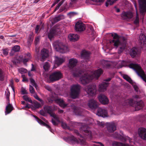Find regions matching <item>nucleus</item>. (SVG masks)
<instances>
[{"mask_svg":"<svg viewBox=\"0 0 146 146\" xmlns=\"http://www.w3.org/2000/svg\"><path fill=\"white\" fill-rule=\"evenodd\" d=\"M64 139L66 141L73 144L80 143L81 144H84L85 142L84 139H79L78 140L72 135H70L68 137H64Z\"/></svg>","mask_w":146,"mask_h":146,"instance_id":"423d86ee","label":"nucleus"},{"mask_svg":"<svg viewBox=\"0 0 146 146\" xmlns=\"http://www.w3.org/2000/svg\"><path fill=\"white\" fill-rule=\"evenodd\" d=\"M39 37L38 36H37L35 38V43L36 45H37L38 43L39 42Z\"/></svg>","mask_w":146,"mask_h":146,"instance_id":"bf43d9fd","label":"nucleus"},{"mask_svg":"<svg viewBox=\"0 0 146 146\" xmlns=\"http://www.w3.org/2000/svg\"><path fill=\"white\" fill-rule=\"evenodd\" d=\"M140 12L143 15H144L146 12V0H142L139 3Z\"/></svg>","mask_w":146,"mask_h":146,"instance_id":"f8f14e48","label":"nucleus"},{"mask_svg":"<svg viewBox=\"0 0 146 146\" xmlns=\"http://www.w3.org/2000/svg\"><path fill=\"white\" fill-rule=\"evenodd\" d=\"M8 104L6 106L5 113V115L10 113L13 110V108L12 106L10 104L9 102H8Z\"/></svg>","mask_w":146,"mask_h":146,"instance_id":"393cba45","label":"nucleus"},{"mask_svg":"<svg viewBox=\"0 0 146 146\" xmlns=\"http://www.w3.org/2000/svg\"><path fill=\"white\" fill-rule=\"evenodd\" d=\"M30 59L28 58H23V62L24 64H26Z\"/></svg>","mask_w":146,"mask_h":146,"instance_id":"0e129e2a","label":"nucleus"},{"mask_svg":"<svg viewBox=\"0 0 146 146\" xmlns=\"http://www.w3.org/2000/svg\"><path fill=\"white\" fill-rule=\"evenodd\" d=\"M123 78L126 80L130 83L132 84L133 83V81L131 78L128 76L126 75H124L123 76Z\"/></svg>","mask_w":146,"mask_h":146,"instance_id":"e433bc0d","label":"nucleus"},{"mask_svg":"<svg viewBox=\"0 0 146 146\" xmlns=\"http://www.w3.org/2000/svg\"><path fill=\"white\" fill-rule=\"evenodd\" d=\"M60 0H55V2L52 5L51 7H53L54 6L56 5V4H57Z\"/></svg>","mask_w":146,"mask_h":146,"instance_id":"774afa93","label":"nucleus"},{"mask_svg":"<svg viewBox=\"0 0 146 146\" xmlns=\"http://www.w3.org/2000/svg\"><path fill=\"white\" fill-rule=\"evenodd\" d=\"M97 115L102 117H106L107 115V111L105 109L99 108L98 109Z\"/></svg>","mask_w":146,"mask_h":146,"instance_id":"aec40b11","label":"nucleus"},{"mask_svg":"<svg viewBox=\"0 0 146 146\" xmlns=\"http://www.w3.org/2000/svg\"><path fill=\"white\" fill-rule=\"evenodd\" d=\"M64 2V0L61 1L56 7L55 8L54 10V12H55L56 11L58 10L60 7V6L62 5V4Z\"/></svg>","mask_w":146,"mask_h":146,"instance_id":"3c124183","label":"nucleus"},{"mask_svg":"<svg viewBox=\"0 0 146 146\" xmlns=\"http://www.w3.org/2000/svg\"><path fill=\"white\" fill-rule=\"evenodd\" d=\"M86 89L88 94L91 96H92L96 91V86L94 85H90Z\"/></svg>","mask_w":146,"mask_h":146,"instance_id":"2eb2a0df","label":"nucleus"},{"mask_svg":"<svg viewBox=\"0 0 146 146\" xmlns=\"http://www.w3.org/2000/svg\"><path fill=\"white\" fill-rule=\"evenodd\" d=\"M61 125L62 127L64 129H70V127L67 125L66 123L64 122H62L61 123Z\"/></svg>","mask_w":146,"mask_h":146,"instance_id":"ea45409f","label":"nucleus"},{"mask_svg":"<svg viewBox=\"0 0 146 146\" xmlns=\"http://www.w3.org/2000/svg\"><path fill=\"white\" fill-rule=\"evenodd\" d=\"M129 66L130 68L134 69L138 75L146 82V75L140 66L137 64L131 63L129 65Z\"/></svg>","mask_w":146,"mask_h":146,"instance_id":"20e7f679","label":"nucleus"},{"mask_svg":"<svg viewBox=\"0 0 146 146\" xmlns=\"http://www.w3.org/2000/svg\"><path fill=\"white\" fill-rule=\"evenodd\" d=\"M42 58L40 59L41 61L43 62L44 60L48 56V52L45 49H42L41 51Z\"/></svg>","mask_w":146,"mask_h":146,"instance_id":"4be33fe9","label":"nucleus"},{"mask_svg":"<svg viewBox=\"0 0 146 146\" xmlns=\"http://www.w3.org/2000/svg\"><path fill=\"white\" fill-rule=\"evenodd\" d=\"M56 31L54 29H53L50 30V32L48 34V36L50 39H52L55 35Z\"/></svg>","mask_w":146,"mask_h":146,"instance_id":"72a5a7b5","label":"nucleus"},{"mask_svg":"<svg viewBox=\"0 0 146 146\" xmlns=\"http://www.w3.org/2000/svg\"><path fill=\"white\" fill-rule=\"evenodd\" d=\"M34 38V36L32 34H30L29 35L28 38V39L27 43L28 44L30 45L32 43Z\"/></svg>","mask_w":146,"mask_h":146,"instance_id":"f704fd0d","label":"nucleus"},{"mask_svg":"<svg viewBox=\"0 0 146 146\" xmlns=\"http://www.w3.org/2000/svg\"><path fill=\"white\" fill-rule=\"evenodd\" d=\"M97 124L100 126L104 127V122H100L99 121H97Z\"/></svg>","mask_w":146,"mask_h":146,"instance_id":"4d7b16f0","label":"nucleus"},{"mask_svg":"<svg viewBox=\"0 0 146 146\" xmlns=\"http://www.w3.org/2000/svg\"><path fill=\"white\" fill-rule=\"evenodd\" d=\"M109 84L108 82H103L99 85V91L104 92L106 90Z\"/></svg>","mask_w":146,"mask_h":146,"instance_id":"5701e85b","label":"nucleus"},{"mask_svg":"<svg viewBox=\"0 0 146 146\" xmlns=\"http://www.w3.org/2000/svg\"><path fill=\"white\" fill-rule=\"evenodd\" d=\"M119 47V48L118 50V53L120 54L121 53L125 48V45L124 44H122L120 42L119 45L118 46Z\"/></svg>","mask_w":146,"mask_h":146,"instance_id":"473e14b6","label":"nucleus"},{"mask_svg":"<svg viewBox=\"0 0 146 146\" xmlns=\"http://www.w3.org/2000/svg\"><path fill=\"white\" fill-rule=\"evenodd\" d=\"M127 102L131 106L133 107L135 106L136 110H140L143 107V102L142 101L139 102L134 101L132 99L127 100Z\"/></svg>","mask_w":146,"mask_h":146,"instance_id":"6e6552de","label":"nucleus"},{"mask_svg":"<svg viewBox=\"0 0 146 146\" xmlns=\"http://www.w3.org/2000/svg\"><path fill=\"white\" fill-rule=\"evenodd\" d=\"M101 64L103 67L105 68H109L111 66L110 62L105 60H103L101 61Z\"/></svg>","mask_w":146,"mask_h":146,"instance_id":"c85d7f7f","label":"nucleus"},{"mask_svg":"<svg viewBox=\"0 0 146 146\" xmlns=\"http://www.w3.org/2000/svg\"><path fill=\"white\" fill-rule=\"evenodd\" d=\"M137 54V50L136 48L133 47L131 50L130 54L132 57L134 58L135 57Z\"/></svg>","mask_w":146,"mask_h":146,"instance_id":"7c9ffc66","label":"nucleus"},{"mask_svg":"<svg viewBox=\"0 0 146 146\" xmlns=\"http://www.w3.org/2000/svg\"><path fill=\"white\" fill-rule=\"evenodd\" d=\"M23 98L24 100L28 101L31 103H32V101L27 96H23Z\"/></svg>","mask_w":146,"mask_h":146,"instance_id":"a18cd8bd","label":"nucleus"},{"mask_svg":"<svg viewBox=\"0 0 146 146\" xmlns=\"http://www.w3.org/2000/svg\"><path fill=\"white\" fill-rule=\"evenodd\" d=\"M55 64L58 66L62 64L64 61V60L62 58L59 57L58 56L55 57Z\"/></svg>","mask_w":146,"mask_h":146,"instance_id":"cd10ccee","label":"nucleus"},{"mask_svg":"<svg viewBox=\"0 0 146 146\" xmlns=\"http://www.w3.org/2000/svg\"><path fill=\"white\" fill-rule=\"evenodd\" d=\"M139 17L138 14L137 13V12L136 11V18L135 20H134V22L135 24L137 25V24H139Z\"/></svg>","mask_w":146,"mask_h":146,"instance_id":"49530a36","label":"nucleus"},{"mask_svg":"<svg viewBox=\"0 0 146 146\" xmlns=\"http://www.w3.org/2000/svg\"><path fill=\"white\" fill-rule=\"evenodd\" d=\"M4 73L2 70L0 68V80L2 81L4 80Z\"/></svg>","mask_w":146,"mask_h":146,"instance_id":"37998d69","label":"nucleus"},{"mask_svg":"<svg viewBox=\"0 0 146 146\" xmlns=\"http://www.w3.org/2000/svg\"><path fill=\"white\" fill-rule=\"evenodd\" d=\"M33 105L35 108H39L41 106L40 104L36 101L34 103Z\"/></svg>","mask_w":146,"mask_h":146,"instance_id":"8fccbe9b","label":"nucleus"},{"mask_svg":"<svg viewBox=\"0 0 146 146\" xmlns=\"http://www.w3.org/2000/svg\"><path fill=\"white\" fill-rule=\"evenodd\" d=\"M113 136L114 138L119 139L123 142H124V143L115 142L113 143V146H130L129 144L125 143L128 141L130 143L131 142V139L128 137L122 136L116 132L114 133Z\"/></svg>","mask_w":146,"mask_h":146,"instance_id":"f03ea898","label":"nucleus"},{"mask_svg":"<svg viewBox=\"0 0 146 146\" xmlns=\"http://www.w3.org/2000/svg\"><path fill=\"white\" fill-rule=\"evenodd\" d=\"M68 38L70 41H75L78 40L79 37L77 34H71L68 36Z\"/></svg>","mask_w":146,"mask_h":146,"instance_id":"bb28decb","label":"nucleus"},{"mask_svg":"<svg viewBox=\"0 0 146 146\" xmlns=\"http://www.w3.org/2000/svg\"><path fill=\"white\" fill-rule=\"evenodd\" d=\"M82 111L78 108H76L74 110V112L76 115H80L82 114Z\"/></svg>","mask_w":146,"mask_h":146,"instance_id":"4c0bfd02","label":"nucleus"},{"mask_svg":"<svg viewBox=\"0 0 146 146\" xmlns=\"http://www.w3.org/2000/svg\"><path fill=\"white\" fill-rule=\"evenodd\" d=\"M24 58H28L30 59L31 58V54L29 53H28L27 54H25L24 56Z\"/></svg>","mask_w":146,"mask_h":146,"instance_id":"6e6d98bb","label":"nucleus"},{"mask_svg":"<svg viewBox=\"0 0 146 146\" xmlns=\"http://www.w3.org/2000/svg\"><path fill=\"white\" fill-rule=\"evenodd\" d=\"M64 19V16L62 14H60L58 16L55 17L53 19V21L55 23Z\"/></svg>","mask_w":146,"mask_h":146,"instance_id":"2f4dec72","label":"nucleus"},{"mask_svg":"<svg viewBox=\"0 0 146 146\" xmlns=\"http://www.w3.org/2000/svg\"><path fill=\"white\" fill-rule=\"evenodd\" d=\"M111 36L113 37V39L111 40L110 42L111 44H113L114 46L117 48L118 46L120 44L121 42L119 39V36L116 33H115L114 35L112 34Z\"/></svg>","mask_w":146,"mask_h":146,"instance_id":"9d476101","label":"nucleus"},{"mask_svg":"<svg viewBox=\"0 0 146 146\" xmlns=\"http://www.w3.org/2000/svg\"><path fill=\"white\" fill-rule=\"evenodd\" d=\"M90 52L86 50H83L81 53V58L85 59L86 61L87 62L90 58Z\"/></svg>","mask_w":146,"mask_h":146,"instance_id":"a211bd4d","label":"nucleus"},{"mask_svg":"<svg viewBox=\"0 0 146 146\" xmlns=\"http://www.w3.org/2000/svg\"><path fill=\"white\" fill-rule=\"evenodd\" d=\"M75 28L76 31H82L85 29V25L81 21L77 22L75 25Z\"/></svg>","mask_w":146,"mask_h":146,"instance_id":"9b49d317","label":"nucleus"},{"mask_svg":"<svg viewBox=\"0 0 146 146\" xmlns=\"http://www.w3.org/2000/svg\"><path fill=\"white\" fill-rule=\"evenodd\" d=\"M80 130L81 132L83 133L84 135V136L81 135L78 130H75L74 132L77 136H80V137L81 138H90L92 137L91 132L87 125H83L80 128Z\"/></svg>","mask_w":146,"mask_h":146,"instance_id":"7ed1b4c3","label":"nucleus"},{"mask_svg":"<svg viewBox=\"0 0 146 146\" xmlns=\"http://www.w3.org/2000/svg\"><path fill=\"white\" fill-rule=\"evenodd\" d=\"M34 97L37 100H38L40 102H41V104H43L44 103V102L42 100V99H40V98H39L38 96L36 94H34Z\"/></svg>","mask_w":146,"mask_h":146,"instance_id":"de8ad7c7","label":"nucleus"},{"mask_svg":"<svg viewBox=\"0 0 146 146\" xmlns=\"http://www.w3.org/2000/svg\"><path fill=\"white\" fill-rule=\"evenodd\" d=\"M133 16V13L131 12H123L121 15V17L122 19H127L131 18Z\"/></svg>","mask_w":146,"mask_h":146,"instance_id":"f3484780","label":"nucleus"},{"mask_svg":"<svg viewBox=\"0 0 146 146\" xmlns=\"http://www.w3.org/2000/svg\"><path fill=\"white\" fill-rule=\"evenodd\" d=\"M99 105V103L94 99L90 100L89 102L88 106L92 109H95L98 108Z\"/></svg>","mask_w":146,"mask_h":146,"instance_id":"dca6fc26","label":"nucleus"},{"mask_svg":"<svg viewBox=\"0 0 146 146\" xmlns=\"http://www.w3.org/2000/svg\"><path fill=\"white\" fill-rule=\"evenodd\" d=\"M53 45L54 48L57 51L62 53H66L68 50V47L63 45L59 40L55 42L53 44Z\"/></svg>","mask_w":146,"mask_h":146,"instance_id":"39448f33","label":"nucleus"},{"mask_svg":"<svg viewBox=\"0 0 146 146\" xmlns=\"http://www.w3.org/2000/svg\"><path fill=\"white\" fill-rule=\"evenodd\" d=\"M29 89L30 92L31 94H33L35 93V89L32 86L30 85Z\"/></svg>","mask_w":146,"mask_h":146,"instance_id":"864d4df0","label":"nucleus"},{"mask_svg":"<svg viewBox=\"0 0 146 146\" xmlns=\"http://www.w3.org/2000/svg\"><path fill=\"white\" fill-rule=\"evenodd\" d=\"M73 76L75 77H80V80L81 84L85 85L88 83L94 78L98 79L103 73L102 69L100 68L96 70L92 75H88L84 73L82 70L74 68L72 70Z\"/></svg>","mask_w":146,"mask_h":146,"instance_id":"f257e3e1","label":"nucleus"},{"mask_svg":"<svg viewBox=\"0 0 146 146\" xmlns=\"http://www.w3.org/2000/svg\"><path fill=\"white\" fill-rule=\"evenodd\" d=\"M117 0H107V1L106 3V6L108 7L109 4L112 5L115 3Z\"/></svg>","mask_w":146,"mask_h":146,"instance_id":"79ce46f5","label":"nucleus"},{"mask_svg":"<svg viewBox=\"0 0 146 146\" xmlns=\"http://www.w3.org/2000/svg\"><path fill=\"white\" fill-rule=\"evenodd\" d=\"M22 77L23 78L22 80V81L24 82H27L28 81V79L25 77V76L24 75H22Z\"/></svg>","mask_w":146,"mask_h":146,"instance_id":"680f3d73","label":"nucleus"},{"mask_svg":"<svg viewBox=\"0 0 146 146\" xmlns=\"http://www.w3.org/2000/svg\"><path fill=\"white\" fill-rule=\"evenodd\" d=\"M56 101L57 102L58 104L59 105L62 107L63 108H64L66 107L67 104L65 103L64 100L60 99H58L56 100Z\"/></svg>","mask_w":146,"mask_h":146,"instance_id":"c756f323","label":"nucleus"},{"mask_svg":"<svg viewBox=\"0 0 146 146\" xmlns=\"http://www.w3.org/2000/svg\"><path fill=\"white\" fill-rule=\"evenodd\" d=\"M20 49L19 46L15 45L13 46L11 50L12 52H17L19 51Z\"/></svg>","mask_w":146,"mask_h":146,"instance_id":"a19ab883","label":"nucleus"},{"mask_svg":"<svg viewBox=\"0 0 146 146\" xmlns=\"http://www.w3.org/2000/svg\"><path fill=\"white\" fill-rule=\"evenodd\" d=\"M141 45L146 44V37L145 35L141 34L139 36V40Z\"/></svg>","mask_w":146,"mask_h":146,"instance_id":"a878e982","label":"nucleus"},{"mask_svg":"<svg viewBox=\"0 0 146 146\" xmlns=\"http://www.w3.org/2000/svg\"><path fill=\"white\" fill-rule=\"evenodd\" d=\"M77 13L75 12H70L68 13V15L70 16H73L75 15H77Z\"/></svg>","mask_w":146,"mask_h":146,"instance_id":"052dcab7","label":"nucleus"},{"mask_svg":"<svg viewBox=\"0 0 146 146\" xmlns=\"http://www.w3.org/2000/svg\"><path fill=\"white\" fill-rule=\"evenodd\" d=\"M80 88V85L78 84L72 85L70 89V95L72 98L75 99L79 95Z\"/></svg>","mask_w":146,"mask_h":146,"instance_id":"0eeeda50","label":"nucleus"},{"mask_svg":"<svg viewBox=\"0 0 146 146\" xmlns=\"http://www.w3.org/2000/svg\"><path fill=\"white\" fill-rule=\"evenodd\" d=\"M34 117L36 119V120L37 121V122L40 125L46 127L48 128L49 129L50 131L51 132H52L53 130L51 129L50 127L46 124V123L43 121L41 119L38 118L36 116L34 115Z\"/></svg>","mask_w":146,"mask_h":146,"instance_id":"6ab92c4d","label":"nucleus"},{"mask_svg":"<svg viewBox=\"0 0 146 146\" xmlns=\"http://www.w3.org/2000/svg\"><path fill=\"white\" fill-rule=\"evenodd\" d=\"M139 137L142 139L146 140V129L144 127H140L138 130Z\"/></svg>","mask_w":146,"mask_h":146,"instance_id":"ddd939ff","label":"nucleus"},{"mask_svg":"<svg viewBox=\"0 0 146 146\" xmlns=\"http://www.w3.org/2000/svg\"><path fill=\"white\" fill-rule=\"evenodd\" d=\"M50 66L48 62H46L44 64L43 67L46 71H48L50 68Z\"/></svg>","mask_w":146,"mask_h":146,"instance_id":"58836bf2","label":"nucleus"},{"mask_svg":"<svg viewBox=\"0 0 146 146\" xmlns=\"http://www.w3.org/2000/svg\"><path fill=\"white\" fill-rule=\"evenodd\" d=\"M107 129L110 132H113L116 129V125L114 123H109L107 125Z\"/></svg>","mask_w":146,"mask_h":146,"instance_id":"412c9836","label":"nucleus"},{"mask_svg":"<svg viewBox=\"0 0 146 146\" xmlns=\"http://www.w3.org/2000/svg\"><path fill=\"white\" fill-rule=\"evenodd\" d=\"M10 93L9 90H7V91H5V96L8 102H10L9 97H10Z\"/></svg>","mask_w":146,"mask_h":146,"instance_id":"c03bdc74","label":"nucleus"},{"mask_svg":"<svg viewBox=\"0 0 146 146\" xmlns=\"http://www.w3.org/2000/svg\"><path fill=\"white\" fill-rule=\"evenodd\" d=\"M77 60L74 58H71L69 60L68 66L70 68H73L77 65Z\"/></svg>","mask_w":146,"mask_h":146,"instance_id":"b1692460","label":"nucleus"},{"mask_svg":"<svg viewBox=\"0 0 146 146\" xmlns=\"http://www.w3.org/2000/svg\"><path fill=\"white\" fill-rule=\"evenodd\" d=\"M99 101L103 104H107L108 103L109 100L104 95L100 94L98 96Z\"/></svg>","mask_w":146,"mask_h":146,"instance_id":"4468645a","label":"nucleus"},{"mask_svg":"<svg viewBox=\"0 0 146 146\" xmlns=\"http://www.w3.org/2000/svg\"><path fill=\"white\" fill-rule=\"evenodd\" d=\"M44 109L48 114L53 111L52 107L51 106H46L44 107Z\"/></svg>","mask_w":146,"mask_h":146,"instance_id":"c9c22d12","label":"nucleus"},{"mask_svg":"<svg viewBox=\"0 0 146 146\" xmlns=\"http://www.w3.org/2000/svg\"><path fill=\"white\" fill-rule=\"evenodd\" d=\"M31 83H32L33 85L36 88L37 87V85L36 84V83L35 80L33 78H30V79Z\"/></svg>","mask_w":146,"mask_h":146,"instance_id":"09e8293b","label":"nucleus"},{"mask_svg":"<svg viewBox=\"0 0 146 146\" xmlns=\"http://www.w3.org/2000/svg\"><path fill=\"white\" fill-rule=\"evenodd\" d=\"M51 122L54 125H56L58 124V123L52 119Z\"/></svg>","mask_w":146,"mask_h":146,"instance_id":"338daca9","label":"nucleus"},{"mask_svg":"<svg viewBox=\"0 0 146 146\" xmlns=\"http://www.w3.org/2000/svg\"><path fill=\"white\" fill-rule=\"evenodd\" d=\"M62 76V74L60 72L55 71L52 73L50 75L49 78L51 81L53 82L61 79Z\"/></svg>","mask_w":146,"mask_h":146,"instance_id":"1a4fd4ad","label":"nucleus"},{"mask_svg":"<svg viewBox=\"0 0 146 146\" xmlns=\"http://www.w3.org/2000/svg\"><path fill=\"white\" fill-rule=\"evenodd\" d=\"M50 116L52 117H53L55 119H56L57 117L56 115V114L53 113V111L51 112L49 114Z\"/></svg>","mask_w":146,"mask_h":146,"instance_id":"13d9d810","label":"nucleus"},{"mask_svg":"<svg viewBox=\"0 0 146 146\" xmlns=\"http://www.w3.org/2000/svg\"><path fill=\"white\" fill-rule=\"evenodd\" d=\"M21 92L22 94H27V91L24 88H23L22 89Z\"/></svg>","mask_w":146,"mask_h":146,"instance_id":"69168bd1","label":"nucleus"},{"mask_svg":"<svg viewBox=\"0 0 146 146\" xmlns=\"http://www.w3.org/2000/svg\"><path fill=\"white\" fill-rule=\"evenodd\" d=\"M39 26L38 25H36L35 29V33H38V31L39 29Z\"/></svg>","mask_w":146,"mask_h":146,"instance_id":"e2e57ef3","label":"nucleus"},{"mask_svg":"<svg viewBox=\"0 0 146 146\" xmlns=\"http://www.w3.org/2000/svg\"><path fill=\"white\" fill-rule=\"evenodd\" d=\"M19 71L22 74L26 73L27 72V70L24 68H20L19 69Z\"/></svg>","mask_w":146,"mask_h":146,"instance_id":"603ef678","label":"nucleus"},{"mask_svg":"<svg viewBox=\"0 0 146 146\" xmlns=\"http://www.w3.org/2000/svg\"><path fill=\"white\" fill-rule=\"evenodd\" d=\"M3 54L5 55H7L8 53V50L7 48L3 49L2 50Z\"/></svg>","mask_w":146,"mask_h":146,"instance_id":"5fc2aeb1","label":"nucleus"}]
</instances>
